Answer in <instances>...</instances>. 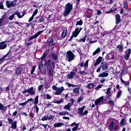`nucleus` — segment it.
<instances>
[{
    "mask_svg": "<svg viewBox=\"0 0 131 131\" xmlns=\"http://www.w3.org/2000/svg\"><path fill=\"white\" fill-rule=\"evenodd\" d=\"M42 88H43V85H40L39 86H38V91L40 92V91H41V90L42 89Z\"/></svg>",
    "mask_w": 131,
    "mask_h": 131,
    "instance_id": "69168bd1",
    "label": "nucleus"
},
{
    "mask_svg": "<svg viewBox=\"0 0 131 131\" xmlns=\"http://www.w3.org/2000/svg\"><path fill=\"white\" fill-rule=\"evenodd\" d=\"M11 49H10L9 50V52L7 53V54L5 55H4V56H3L2 57H1L0 58V65L1 64H2V63H3V62H4L5 61V60H6V58H7V57H8V56H9V54H10L11 53Z\"/></svg>",
    "mask_w": 131,
    "mask_h": 131,
    "instance_id": "dca6fc26",
    "label": "nucleus"
},
{
    "mask_svg": "<svg viewBox=\"0 0 131 131\" xmlns=\"http://www.w3.org/2000/svg\"><path fill=\"white\" fill-rule=\"evenodd\" d=\"M46 99H47V100H51V99H52V96H51V95L47 94Z\"/></svg>",
    "mask_w": 131,
    "mask_h": 131,
    "instance_id": "4d7b16f0",
    "label": "nucleus"
},
{
    "mask_svg": "<svg viewBox=\"0 0 131 131\" xmlns=\"http://www.w3.org/2000/svg\"><path fill=\"white\" fill-rule=\"evenodd\" d=\"M126 118H125V117H124V118H123L120 122V125H121V126H124V124H125V123H126Z\"/></svg>",
    "mask_w": 131,
    "mask_h": 131,
    "instance_id": "b1692460",
    "label": "nucleus"
},
{
    "mask_svg": "<svg viewBox=\"0 0 131 131\" xmlns=\"http://www.w3.org/2000/svg\"><path fill=\"white\" fill-rule=\"evenodd\" d=\"M62 32L61 33V37L59 38V39H63V38H65L66 37V35H67V29L65 28L64 30H62Z\"/></svg>",
    "mask_w": 131,
    "mask_h": 131,
    "instance_id": "f3484780",
    "label": "nucleus"
},
{
    "mask_svg": "<svg viewBox=\"0 0 131 131\" xmlns=\"http://www.w3.org/2000/svg\"><path fill=\"white\" fill-rule=\"evenodd\" d=\"M107 127L108 129L110 131H117L118 129V125H114V122L112 121Z\"/></svg>",
    "mask_w": 131,
    "mask_h": 131,
    "instance_id": "39448f33",
    "label": "nucleus"
},
{
    "mask_svg": "<svg viewBox=\"0 0 131 131\" xmlns=\"http://www.w3.org/2000/svg\"><path fill=\"white\" fill-rule=\"evenodd\" d=\"M34 109H35V111H36V113H37V114L38 113V111L39 110V108L38 107V106H37V104H34V106L33 107Z\"/></svg>",
    "mask_w": 131,
    "mask_h": 131,
    "instance_id": "79ce46f5",
    "label": "nucleus"
},
{
    "mask_svg": "<svg viewBox=\"0 0 131 131\" xmlns=\"http://www.w3.org/2000/svg\"><path fill=\"white\" fill-rule=\"evenodd\" d=\"M100 82H101V83H104V81H106V79L105 78H102L101 80H100Z\"/></svg>",
    "mask_w": 131,
    "mask_h": 131,
    "instance_id": "774afa93",
    "label": "nucleus"
},
{
    "mask_svg": "<svg viewBox=\"0 0 131 131\" xmlns=\"http://www.w3.org/2000/svg\"><path fill=\"white\" fill-rule=\"evenodd\" d=\"M41 120L42 121H46V120H49L48 116L47 115L44 116V117L42 118Z\"/></svg>",
    "mask_w": 131,
    "mask_h": 131,
    "instance_id": "3c124183",
    "label": "nucleus"
},
{
    "mask_svg": "<svg viewBox=\"0 0 131 131\" xmlns=\"http://www.w3.org/2000/svg\"><path fill=\"white\" fill-rule=\"evenodd\" d=\"M14 15H17L18 18H19L23 17V16L21 15V14H20V12H15Z\"/></svg>",
    "mask_w": 131,
    "mask_h": 131,
    "instance_id": "49530a36",
    "label": "nucleus"
},
{
    "mask_svg": "<svg viewBox=\"0 0 131 131\" xmlns=\"http://www.w3.org/2000/svg\"><path fill=\"white\" fill-rule=\"evenodd\" d=\"M8 123L9 124H12V123H13L14 122V120L10 119V118H8Z\"/></svg>",
    "mask_w": 131,
    "mask_h": 131,
    "instance_id": "13d9d810",
    "label": "nucleus"
},
{
    "mask_svg": "<svg viewBox=\"0 0 131 131\" xmlns=\"http://www.w3.org/2000/svg\"><path fill=\"white\" fill-rule=\"evenodd\" d=\"M54 116H52V115H50L49 117H48V120H51V119H54Z\"/></svg>",
    "mask_w": 131,
    "mask_h": 131,
    "instance_id": "338daca9",
    "label": "nucleus"
},
{
    "mask_svg": "<svg viewBox=\"0 0 131 131\" xmlns=\"http://www.w3.org/2000/svg\"><path fill=\"white\" fill-rule=\"evenodd\" d=\"M110 100H109L107 102V104H110L112 109H113L114 107V105H115V102H114L113 100L110 99Z\"/></svg>",
    "mask_w": 131,
    "mask_h": 131,
    "instance_id": "bb28decb",
    "label": "nucleus"
},
{
    "mask_svg": "<svg viewBox=\"0 0 131 131\" xmlns=\"http://www.w3.org/2000/svg\"><path fill=\"white\" fill-rule=\"evenodd\" d=\"M63 102V98H61L60 100H56L54 102L55 104H61Z\"/></svg>",
    "mask_w": 131,
    "mask_h": 131,
    "instance_id": "09e8293b",
    "label": "nucleus"
},
{
    "mask_svg": "<svg viewBox=\"0 0 131 131\" xmlns=\"http://www.w3.org/2000/svg\"><path fill=\"white\" fill-rule=\"evenodd\" d=\"M58 114L59 115H65V114H68V115H69V113L68 112L63 111L59 112Z\"/></svg>",
    "mask_w": 131,
    "mask_h": 131,
    "instance_id": "37998d69",
    "label": "nucleus"
},
{
    "mask_svg": "<svg viewBox=\"0 0 131 131\" xmlns=\"http://www.w3.org/2000/svg\"><path fill=\"white\" fill-rule=\"evenodd\" d=\"M84 107L85 106H83V107L78 108V113H79L80 116H82L83 111L84 110Z\"/></svg>",
    "mask_w": 131,
    "mask_h": 131,
    "instance_id": "cd10ccee",
    "label": "nucleus"
},
{
    "mask_svg": "<svg viewBox=\"0 0 131 131\" xmlns=\"http://www.w3.org/2000/svg\"><path fill=\"white\" fill-rule=\"evenodd\" d=\"M101 51V49L100 48H98L93 53V55L96 56L98 53H100V51Z\"/></svg>",
    "mask_w": 131,
    "mask_h": 131,
    "instance_id": "c9c22d12",
    "label": "nucleus"
},
{
    "mask_svg": "<svg viewBox=\"0 0 131 131\" xmlns=\"http://www.w3.org/2000/svg\"><path fill=\"white\" fill-rule=\"evenodd\" d=\"M35 68H36V66H33L32 67V69L31 71V74H33V73H34V71H35Z\"/></svg>",
    "mask_w": 131,
    "mask_h": 131,
    "instance_id": "5fc2aeb1",
    "label": "nucleus"
},
{
    "mask_svg": "<svg viewBox=\"0 0 131 131\" xmlns=\"http://www.w3.org/2000/svg\"><path fill=\"white\" fill-rule=\"evenodd\" d=\"M38 12V9H36L34 11V12H33L32 15L34 16H34H35V15L37 14Z\"/></svg>",
    "mask_w": 131,
    "mask_h": 131,
    "instance_id": "e2e57ef3",
    "label": "nucleus"
},
{
    "mask_svg": "<svg viewBox=\"0 0 131 131\" xmlns=\"http://www.w3.org/2000/svg\"><path fill=\"white\" fill-rule=\"evenodd\" d=\"M38 68L42 74H43V75H45L46 73H47V70H46V68L43 67L42 63L38 65Z\"/></svg>",
    "mask_w": 131,
    "mask_h": 131,
    "instance_id": "f8f14e48",
    "label": "nucleus"
},
{
    "mask_svg": "<svg viewBox=\"0 0 131 131\" xmlns=\"http://www.w3.org/2000/svg\"><path fill=\"white\" fill-rule=\"evenodd\" d=\"M106 94V97L108 100H111V96H112V93H111V88H108L106 92H105Z\"/></svg>",
    "mask_w": 131,
    "mask_h": 131,
    "instance_id": "ddd939ff",
    "label": "nucleus"
},
{
    "mask_svg": "<svg viewBox=\"0 0 131 131\" xmlns=\"http://www.w3.org/2000/svg\"><path fill=\"white\" fill-rule=\"evenodd\" d=\"M104 96L100 97L99 98L95 100V105H103L104 104Z\"/></svg>",
    "mask_w": 131,
    "mask_h": 131,
    "instance_id": "6e6552de",
    "label": "nucleus"
},
{
    "mask_svg": "<svg viewBox=\"0 0 131 131\" xmlns=\"http://www.w3.org/2000/svg\"><path fill=\"white\" fill-rule=\"evenodd\" d=\"M79 73L81 75H86V72H85V71H81L79 72Z\"/></svg>",
    "mask_w": 131,
    "mask_h": 131,
    "instance_id": "052dcab7",
    "label": "nucleus"
},
{
    "mask_svg": "<svg viewBox=\"0 0 131 131\" xmlns=\"http://www.w3.org/2000/svg\"><path fill=\"white\" fill-rule=\"evenodd\" d=\"M83 23V22L82 21V20L80 19L79 21H77L76 22V26H77V25H79V26H81Z\"/></svg>",
    "mask_w": 131,
    "mask_h": 131,
    "instance_id": "c03bdc74",
    "label": "nucleus"
},
{
    "mask_svg": "<svg viewBox=\"0 0 131 131\" xmlns=\"http://www.w3.org/2000/svg\"><path fill=\"white\" fill-rule=\"evenodd\" d=\"M122 83L124 84V85H125V86H127V85H128L129 84V82H126V81H125L124 80H123V81L122 82Z\"/></svg>",
    "mask_w": 131,
    "mask_h": 131,
    "instance_id": "bf43d9fd",
    "label": "nucleus"
},
{
    "mask_svg": "<svg viewBox=\"0 0 131 131\" xmlns=\"http://www.w3.org/2000/svg\"><path fill=\"white\" fill-rule=\"evenodd\" d=\"M67 84L69 88H71V86L72 88H76V86H78V85H74L73 84H71L70 83H67Z\"/></svg>",
    "mask_w": 131,
    "mask_h": 131,
    "instance_id": "a19ab883",
    "label": "nucleus"
},
{
    "mask_svg": "<svg viewBox=\"0 0 131 131\" xmlns=\"http://www.w3.org/2000/svg\"><path fill=\"white\" fill-rule=\"evenodd\" d=\"M45 21V18L43 17H41L39 20L37 21L38 23H42Z\"/></svg>",
    "mask_w": 131,
    "mask_h": 131,
    "instance_id": "603ef678",
    "label": "nucleus"
},
{
    "mask_svg": "<svg viewBox=\"0 0 131 131\" xmlns=\"http://www.w3.org/2000/svg\"><path fill=\"white\" fill-rule=\"evenodd\" d=\"M28 93L31 96H34L35 95V90L33 89V86L31 87L29 89H25L23 91V94H26Z\"/></svg>",
    "mask_w": 131,
    "mask_h": 131,
    "instance_id": "0eeeda50",
    "label": "nucleus"
},
{
    "mask_svg": "<svg viewBox=\"0 0 131 131\" xmlns=\"http://www.w3.org/2000/svg\"><path fill=\"white\" fill-rule=\"evenodd\" d=\"M76 75V74H75L74 73L71 72L70 74H68L67 75V78H68V79H72V78H73V77H74V76H75Z\"/></svg>",
    "mask_w": 131,
    "mask_h": 131,
    "instance_id": "393cba45",
    "label": "nucleus"
},
{
    "mask_svg": "<svg viewBox=\"0 0 131 131\" xmlns=\"http://www.w3.org/2000/svg\"><path fill=\"white\" fill-rule=\"evenodd\" d=\"M109 75V73L106 72H103L98 75V77H107Z\"/></svg>",
    "mask_w": 131,
    "mask_h": 131,
    "instance_id": "a878e982",
    "label": "nucleus"
},
{
    "mask_svg": "<svg viewBox=\"0 0 131 131\" xmlns=\"http://www.w3.org/2000/svg\"><path fill=\"white\" fill-rule=\"evenodd\" d=\"M11 128L12 129H16L17 128V121H15L11 124Z\"/></svg>",
    "mask_w": 131,
    "mask_h": 131,
    "instance_id": "473e14b6",
    "label": "nucleus"
},
{
    "mask_svg": "<svg viewBox=\"0 0 131 131\" xmlns=\"http://www.w3.org/2000/svg\"><path fill=\"white\" fill-rule=\"evenodd\" d=\"M117 49H119V52H122L123 51V46L122 45H118L117 46Z\"/></svg>",
    "mask_w": 131,
    "mask_h": 131,
    "instance_id": "f704fd0d",
    "label": "nucleus"
},
{
    "mask_svg": "<svg viewBox=\"0 0 131 131\" xmlns=\"http://www.w3.org/2000/svg\"><path fill=\"white\" fill-rule=\"evenodd\" d=\"M14 17H15V13H13L11 15L9 16V20H10V21H12V20H13V19H14Z\"/></svg>",
    "mask_w": 131,
    "mask_h": 131,
    "instance_id": "864d4df0",
    "label": "nucleus"
},
{
    "mask_svg": "<svg viewBox=\"0 0 131 131\" xmlns=\"http://www.w3.org/2000/svg\"><path fill=\"white\" fill-rule=\"evenodd\" d=\"M52 89L53 90L55 91V95L59 96L62 94V92L64 91V87L61 86V87L57 88L56 85H53L52 86Z\"/></svg>",
    "mask_w": 131,
    "mask_h": 131,
    "instance_id": "f03ea898",
    "label": "nucleus"
},
{
    "mask_svg": "<svg viewBox=\"0 0 131 131\" xmlns=\"http://www.w3.org/2000/svg\"><path fill=\"white\" fill-rule=\"evenodd\" d=\"M102 85L99 84L96 88H95L96 91H99V90L102 88Z\"/></svg>",
    "mask_w": 131,
    "mask_h": 131,
    "instance_id": "680f3d73",
    "label": "nucleus"
},
{
    "mask_svg": "<svg viewBox=\"0 0 131 131\" xmlns=\"http://www.w3.org/2000/svg\"><path fill=\"white\" fill-rule=\"evenodd\" d=\"M88 67H89V60H86L84 64V68L85 71L88 69Z\"/></svg>",
    "mask_w": 131,
    "mask_h": 131,
    "instance_id": "ea45409f",
    "label": "nucleus"
},
{
    "mask_svg": "<svg viewBox=\"0 0 131 131\" xmlns=\"http://www.w3.org/2000/svg\"><path fill=\"white\" fill-rule=\"evenodd\" d=\"M42 32H43V30L40 31L36 33L34 35L31 36V37H30L28 39L29 41H30V40H32V39H35V38H37V37H38V36H39V35H40V34H41Z\"/></svg>",
    "mask_w": 131,
    "mask_h": 131,
    "instance_id": "9d476101",
    "label": "nucleus"
},
{
    "mask_svg": "<svg viewBox=\"0 0 131 131\" xmlns=\"http://www.w3.org/2000/svg\"><path fill=\"white\" fill-rule=\"evenodd\" d=\"M17 1L18 0H13L12 1H6V5L7 8H10L11 7L14 8L17 5Z\"/></svg>",
    "mask_w": 131,
    "mask_h": 131,
    "instance_id": "423d86ee",
    "label": "nucleus"
},
{
    "mask_svg": "<svg viewBox=\"0 0 131 131\" xmlns=\"http://www.w3.org/2000/svg\"><path fill=\"white\" fill-rule=\"evenodd\" d=\"M102 62V57L99 56L97 59L96 63H94V66L96 67V66H97V65H99L100 63Z\"/></svg>",
    "mask_w": 131,
    "mask_h": 131,
    "instance_id": "412c9836",
    "label": "nucleus"
},
{
    "mask_svg": "<svg viewBox=\"0 0 131 131\" xmlns=\"http://www.w3.org/2000/svg\"><path fill=\"white\" fill-rule=\"evenodd\" d=\"M78 126L79 125H77L76 126H75V127H74L72 128V131H76V130L77 129V128H78Z\"/></svg>",
    "mask_w": 131,
    "mask_h": 131,
    "instance_id": "0e129e2a",
    "label": "nucleus"
},
{
    "mask_svg": "<svg viewBox=\"0 0 131 131\" xmlns=\"http://www.w3.org/2000/svg\"><path fill=\"white\" fill-rule=\"evenodd\" d=\"M49 76H50L51 77H53V75L54 74V71L53 70V68H49Z\"/></svg>",
    "mask_w": 131,
    "mask_h": 131,
    "instance_id": "72a5a7b5",
    "label": "nucleus"
},
{
    "mask_svg": "<svg viewBox=\"0 0 131 131\" xmlns=\"http://www.w3.org/2000/svg\"><path fill=\"white\" fill-rule=\"evenodd\" d=\"M23 71V69H22V68L21 67L16 68L15 70V74H16V75H20L22 74Z\"/></svg>",
    "mask_w": 131,
    "mask_h": 131,
    "instance_id": "2eb2a0df",
    "label": "nucleus"
},
{
    "mask_svg": "<svg viewBox=\"0 0 131 131\" xmlns=\"http://www.w3.org/2000/svg\"><path fill=\"white\" fill-rule=\"evenodd\" d=\"M72 106V104L71 103H68L67 105H66L63 109H65V110H68L69 111H70V107Z\"/></svg>",
    "mask_w": 131,
    "mask_h": 131,
    "instance_id": "7c9ffc66",
    "label": "nucleus"
},
{
    "mask_svg": "<svg viewBox=\"0 0 131 131\" xmlns=\"http://www.w3.org/2000/svg\"><path fill=\"white\" fill-rule=\"evenodd\" d=\"M38 95L36 96L34 98V105H37L38 104Z\"/></svg>",
    "mask_w": 131,
    "mask_h": 131,
    "instance_id": "e433bc0d",
    "label": "nucleus"
},
{
    "mask_svg": "<svg viewBox=\"0 0 131 131\" xmlns=\"http://www.w3.org/2000/svg\"><path fill=\"white\" fill-rule=\"evenodd\" d=\"M54 105L52 104V102H50L49 103H46L45 104L46 108H51V107H52Z\"/></svg>",
    "mask_w": 131,
    "mask_h": 131,
    "instance_id": "a18cd8bd",
    "label": "nucleus"
},
{
    "mask_svg": "<svg viewBox=\"0 0 131 131\" xmlns=\"http://www.w3.org/2000/svg\"><path fill=\"white\" fill-rule=\"evenodd\" d=\"M47 43L49 47H54V46H55V43H54V39H53V38L48 39Z\"/></svg>",
    "mask_w": 131,
    "mask_h": 131,
    "instance_id": "6ab92c4d",
    "label": "nucleus"
},
{
    "mask_svg": "<svg viewBox=\"0 0 131 131\" xmlns=\"http://www.w3.org/2000/svg\"><path fill=\"white\" fill-rule=\"evenodd\" d=\"M114 57V54L108 53L106 55V56H105V58L107 60H111V59H113Z\"/></svg>",
    "mask_w": 131,
    "mask_h": 131,
    "instance_id": "5701e85b",
    "label": "nucleus"
},
{
    "mask_svg": "<svg viewBox=\"0 0 131 131\" xmlns=\"http://www.w3.org/2000/svg\"><path fill=\"white\" fill-rule=\"evenodd\" d=\"M116 24L117 25L120 23V15L118 14L115 15Z\"/></svg>",
    "mask_w": 131,
    "mask_h": 131,
    "instance_id": "4be33fe9",
    "label": "nucleus"
},
{
    "mask_svg": "<svg viewBox=\"0 0 131 131\" xmlns=\"http://www.w3.org/2000/svg\"><path fill=\"white\" fill-rule=\"evenodd\" d=\"M130 54H131V49H127V50L125 52V55L124 56V58L125 59V60L127 61L129 59V57H130Z\"/></svg>",
    "mask_w": 131,
    "mask_h": 131,
    "instance_id": "9b49d317",
    "label": "nucleus"
},
{
    "mask_svg": "<svg viewBox=\"0 0 131 131\" xmlns=\"http://www.w3.org/2000/svg\"><path fill=\"white\" fill-rule=\"evenodd\" d=\"M63 125H64V123H56L54 124V127L55 128L56 127H61Z\"/></svg>",
    "mask_w": 131,
    "mask_h": 131,
    "instance_id": "2f4dec72",
    "label": "nucleus"
},
{
    "mask_svg": "<svg viewBox=\"0 0 131 131\" xmlns=\"http://www.w3.org/2000/svg\"><path fill=\"white\" fill-rule=\"evenodd\" d=\"M0 111H7V106H5L2 103H0Z\"/></svg>",
    "mask_w": 131,
    "mask_h": 131,
    "instance_id": "c756f323",
    "label": "nucleus"
},
{
    "mask_svg": "<svg viewBox=\"0 0 131 131\" xmlns=\"http://www.w3.org/2000/svg\"><path fill=\"white\" fill-rule=\"evenodd\" d=\"M7 23H8V21L6 20V14H4L0 18V27H1V26H4V25H6Z\"/></svg>",
    "mask_w": 131,
    "mask_h": 131,
    "instance_id": "1a4fd4ad",
    "label": "nucleus"
},
{
    "mask_svg": "<svg viewBox=\"0 0 131 131\" xmlns=\"http://www.w3.org/2000/svg\"><path fill=\"white\" fill-rule=\"evenodd\" d=\"M100 67L103 71H106V70L108 69V63H107V62L102 63L100 65Z\"/></svg>",
    "mask_w": 131,
    "mask_h": 131,
    "instance_id": "a211bd4d",
    "label": "nucleus"
},
{
    "mask_svg": "<svg viewBox=\"0 0 131 131\" xmlns=\"http://www.w3.org/2000/svg\"><path fill=\"white\" fill-rule=\"evenodd\" d=\"M124 8L127 10L128 9V4H127V2H125L124 3Z\"/></svg>",
    "mask_w": 131,
    "mask_h": 131,
    "instance_id": "8fccbe9b",
    "label": "nucleus"
},
{
    "mask_svg": "<svg viewBox=\"0 0 131 131\" xmlns=\"http://www.w3.org/2000/svg\"><path fill=\"white\" fill-rule=\"evenodd\" d=\"M73 9V5L70 3L67 4L64 7V10L63 12V16L64 17H68L69 14L71 13V11Z\"/></svg>",
    "mask_w": 131,
    "mask_h": 131,
    "instance_id": "f257e3e1",
    "label": "nucleus"
},
{
    "mask_svg": "<svg viewBox=\"0 0 131 131\" xmlns=\"http://www.w3.org/2000/svg\"><path fill=\"white\" fill-rule=\"evenodd\" d=\"M86 39V36H85L84 37L79 40V42H81V41H82L83 42H85Z\"/></svg>",
    "mask_w": 131,
    "mask_h": 131,
    "instance_id": "de8ad7c7",
    "label": "nucleus"
},
{
    "mask_svg": "<svg viewBox=\"0 0 131 131\" xmlns=\"http://www.w3.org/2000/svg\"><path fill=\"white\" fill-rule=\"evenodd\" d=\"M77 70H78L77 68H73V69L72 71H71V72H73V73H75V74H76V72H77Z\"/></svg>",
    "mask_w": 131,
    "mask_h": 131,
    "instance_id": "6e6d98bb",
    "label": "nucleus"
},
{
    "mask_svg": "<svg viewBox=\"0 0 131 131\" xmlns=\"http://www.w3.org/2000/svg\"><path fill=\"white\" fill-rule=\"evenodd\" d=\"M67 60L68 62H71V61H73L74 60V58H75V55L72 51H68L66 55Z\"/></svg>",
    "mask_w": 131,
    "mask_h": 131,
    "instance_id": "7ed1b4c3",
    "label": "nucleus"
},
{
    "mask_svg": "<svg viewBox=\"0 0 131 131\" xmlns=\"http://www.w3.org/2000/svg\"><path fill=\"white\" fill-rule=\"evenodd\" d=\"M51 58L54 61L58 60V56L55 53L51 54Z\"/></svg>",
    "mask_w": 131,
    "mask_h": 131,
    "instance_id": "c85d7f7f",
    "label": "nucleus"
},
{
    "mask_svg": "<svg viewBox=\"0 0 131 131\" xmlns=\"http://www.w3.org/2000/svg\"><path fill=\"white\" fill-rule=\"evenodd\" d=\"M73 92L74 94H78L79 93V88H75L73 90Z\"/></svg>",
    "mask_w": 131,
    "mask_h": 131,
    "instance_id": "58836bf2",
    "label": "nucleus"
},
{
    "mask_svg": "<svg viewBox=\"0 0 131 131\" xmlns=\"http://www.w3.org/2000/svg\"><path fill=\"white\" fill-rule=\"evenodd\" d=\"M87 88L90 90L94 89V88H95V84H94L93 83H90L88 85Z\"/></svg>",
    "mask_w": 131,
    "mask_h": 131,
    "instance_id": "4c0bfd02",
    "label": "nucleus"
},
{
    "mask_svg": "<svg viewBox=\"0 0 131 131\" xmlns=\"http://www.w3.org/2000/svg\"><path fill=\"white\" fill-rule=\"evenodd\" d=\"M82 30V28L81 27L76 28L75 30V31L72 32V35L71 36L69 41H71L72 40V38L73 37H76L78 34H79V33L80 32V31Z\"/></svg>",
    "mask_w": 131,
    "mask_h": 131,
    "instance_id": "20e7f679",
    "label": "nucleus"
},
{
    "mask_svg": "<svg viewBox=\"0 0 131 131\" xmlns=\"http://www.w3.org/2000/svg\"><path fill=\"white\" fill-rule=\"evenodd\" d=\"M45 62V66L47 67V68H49L51 66V60L48 59V61L46 60L45 59H42L41 61V64H42V62Z\"/></svg>",
    "mask_w": 131,
    "mask_h": 131,
    "instance_id": "4468645a",
    "label": "nucleus"
},
{
    "mask_svg": "<svg viewBox=\"0 0 131 131\" xmlns=\"http://www.w3.org/2000/svg\"><path fill=\"white\" fill-rule=\"evenodd\" d=\"M7 43L6 41L0 42V50H5L7 48Z\"/></svg>",
    "mask_w": 131,
    "mask_h": 131,
    "instance_id": "aec40b11",
    "label": "nucleus"
}]
</instances>
